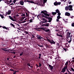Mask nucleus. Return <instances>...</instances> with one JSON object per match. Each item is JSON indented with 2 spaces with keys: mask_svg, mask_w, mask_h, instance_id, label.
Listing matches in <instances>:
<instances>
[{
  "mask_svg": "<svg viewBox=\"0 0 74 74\" xmlns=\"http://www.w3.org/2000/svg\"><path fill=\"white\" fill-rule=\"evenodd\" d=\"M65 16H70V13L69 12H66L65 13Z\"/></svg>",
  "mask_w": 74,
  "mask_h": 74,
  "instance_id": "1a4fd4ad",
  "label": "nucleus"
},
{
  "mask_svg": "<svg viewBox=\"0 0 74 74\" xmlns=\"http://www.w3.org/2000/svg\"><path fill=\"white\" fill-rule=\"evenodd\" d=\"M23 53V52H22L21 53H20L19 55L20 56H22V55Z\"/></svg>",
  "mask_w": 74,
  "mask_h": 74,
  "instance_id": "58836bf2",
  "label": "nucleus"
},
{
  "mask_svg": "<svg viewBox=\"0 0 74 74\" xmlns=\"http://www.w3.org/2000/svg\"><path fill=\"white\" fill-rule=\"evenodd\" d=\"M45 32H49V29H46V30H45Z\"/></svg>",
  "mask_w": 74,
  "mask_h": 74,
  "instance_id": "c85d7f7f",
  "label": "nucleus"
},
{
  "mask_svg": "<svg viewBox=\"0 0 74 74\" xmlns=\"http://www.w3.org/2000/svg\"><path fill=\"white\" fill-rule=\"evenodd\" d=\"M3 29H9V28H7L6 27L4 26L3 27Z\"/></svg>",
  "mask_w": 74,
  "mask_h": 74,
  "instance_id": "7c9ffc66",
  "label": "nucleus"
},
{
  "mask_svg": "<svg viewBox=\"0 0 74 74\" xmlns=\"http://www.w3.org/2000/svg\"><path fill=\"white\" fill-rule=\"evenodd\" d=\"M36 65L37 67H39V66H38L37 64H36Z\"/></svg>",
  "mask_w": 74,
  "mask_h": 74,
  "instance_id": "4d7b16f0",
  "label": "nucleus"
},
{
  "mask_svg": "<svg viewBox=\"0 0 74 74\" xmlns=\"http://www.w3.org/2000/svg\"><path fill=\"white\" fill-rule=\"evenodd\" d=\"M63 21H64L65 22H67V21H65V19H63Z\"/></svg>",
  "mask_w": 74,
  "mask_h": 74,
  "instance_id": "0e129e2a",
  "label": "nucleus"
},
{
  "mask_svg": "<svg viewBox=\"0 0 74 74\" xmlns=\"http://www.w3.org/2000/svg\"><path fill=\"white\" fill-rule=\"evenodd\" d=\"M72 26L74 27V23H72Z\"/></svg>",
  "mask_w": 74,
  "mask_h": 74,
  "instance_id": "79ce46f5",
  "label": "nucleus"
},
{
  "mask_svg": "<svg viewBox=\"0 0 74 74\" xmlns=\"http://www.w3.org/2000/svg\"><path fill=\"white\" fill-rule=\"evenodd\" d=\"M16 1V0H14L13 1V2L14 3H15Z\"/></svg>",
  "mask_w": 74,
  "mask_h": 74,
  "instance_id": "49530a36",
  "label": "nucleus"
},
{
  "mask_svg": "<svg viewBox=\"0 0 74 74\" xmlns=\"http://www.w3.org/2000/svg\"><path fill=\"white\" fill-rule=\"evenodd\" d=\"M49 65V68L51 70H52L53 69V66H52L51 65L49 64H48Z\"/></svg>",
  "mask_w": 74,
  "mask_h": 74,
  "instance_id": "9d476101",
  "label": "nucleus"
},
{
  "mask_svg": "<svg viewBox=\"0 0 74 74\" xmlns=\"http://www.w3.org/2000/svg\"><path fill=\"white\" fill-rule=\"evenodd\" d=\"M29 23H31V22H33V19L32 18H31V19L29 21Z\"/></svg>",
  "mask_w": 74,
  "mask_h": 74,
  "instance_id": "cd10ccee",
  "label": "nucleus"
},
{
  "mask_svg": "<svg viewBox=\"0 0 74 74\" xmlns=\"http://www.w3.org/2000/svg\"><path fill=\"white\" fill-rule=\"evenodd\" d=\"M32 38H34L35 36L33 35H32Z\"/></svg>",
  "mask_w": 74,
  "mask_h": 74,
  "instance_id": "a18cd8bd",
  "label": "nucleus"
},
{
  "mask_svg": "<svg viewBox=\"0 0 74 74\" xmlns=\"http://www.w3.org/2000/svg\"><path fill=\"white\" fill-rule=\"evenodd\" d=\"M47 41H48V42H49L51 45L52 44H55V42L53 40H51L49 39L48 38H47Z\"/></svg>",
  "mask_w": 74,
  "mask_h": 74,
  "instance_id": "f03ea898",
  "label": "nucleus"
},
{
  "mask_svg": "<svg viewBox=\"0 0 74 74\" xmlns=\"http://www.w3.org/2000/svg\"><path fill=\"white\" fill-rule=\"evenodd\" d=\"M26 18L24 19V21H23L22 23H25L27 21V20H27V18Z\"/></svg>",
  "mask_w": 74,
  "mask_h": 74,
  "instance_id": "b1692460",
  "label": "nucleus"
},
{
  "mask_svg": "<svg viewBox=\"0 0 74 74\" xmlns=\"http://www.w3.org/2000/svg\"><path fill=\"white\" fill-rule=\"evenodd\" d=\"M57 18L58 19H59L61 18V17H60V16H58L57 17Z\"/></svg>",
  "mask_w": 74,
  "mask_h": 74,
  "instance_id": "a878e982",
  "label": "nucleus"
},
{
  "mask_svg": "<svg viewBox=\"0 0 74 74\" xmlns=\"http://www.w3.org/2000/svg\"><path fill=\"white\" fill-rule=\"evenodd\" d=\"M42 20H43V21H46V22H47V20H45V18H43L42 19Z\"/></svg>",
  "mask_w": 74,
  "mask_h": 74,
  "instance_id": "72a5a7b5",
  "label": "nucleus"
},
{
  "mask_svg": "<svg viewBox=\"0 0 74 74\" xmlns=\"http://www.w3.org/2000/svg\"><path fill=\"white\" fill-rule=\"evenodd\" d=\"M0 16L1 17L2 19H3V18H4V16L2 15L1 14V15H0Z\"/></svg>",
  "mask_w": 74,
  "mask_h": 74,
  "instance_id": "c756f323",
  "label": "nucleus"
},
{
  "mask_svg": "<svg viewBox=\"0 0 74 74\" xmlns=\"http://www.w3.org/2000/svg\"><path fill=\"white\" fill-rule=\"evenodd\" d=\"M58 16H60V15H61V13L60 12H59V13H58Z\"/></svg>",
  "mask_w": 74,
  "mask_h": 74,
  "instance_id": "4c0bfd02",
  "label": "nucleus"
},
{
  "mask_svg": "<svg viewBox=\"0 0 74 74\" xmlns=\"http://www.w3.org/2000/svg\"><path fill=\"white\" fill-rule=\"evenodd\" d=\"M40 57L41 56V54H39L38 55Z\"/></svg>",
  "mask_w": 74,
  "mask_h": 74,
  "instance_id": "3c124183",
  "label": "nucleus"
},
{
  "mask_svg": "<svg viewBox=\"0 0 74 74\" xmlns=\"http://www.w3.org/2000/svg\"><path fill=\"white\" fill-rule=\"evenodd\" d=\"M73 8V6L72 5H69L68 10H69V11H73V8Z\"/></svg>",
  "mask_w": 74,
  "mask_h": 74,
  "instance_id": "0eeeda50",
  "label": "nucleus"
},
{
  "mask_svg": "<svg viewBox=\"0 0 74 74\" xmlns=\"http://www.w3.org/2000/svg\"><path fill=\"white\" fill-rule=\"evenodd\" d=\"M21 16H25V14L22 13V15H21Z\"/></svg>",
  "mask_w": 74,
  "mask_h": 74,
  "instance_id": "f704fd0d",
  "label": "nucleus"
},
{
  "mask_svg": "<svg viewBox=\"0 0 74 74\" xmlns=\"http://www.w3.org/2000/svg\"><path fill=\"white\" fill-rule=\"evenodd\" d=\"M69 6H66L65 8V10H69Z\"/></svg>",
  "mask_w": 74,
  "mask_h": 74,
  "instance_id": "412c9836",
  "label": "nucleus"
},
{
  "mask_svg": "<svg viewBox=\"0 0 74 74\" xmlns=\"http://www.w3.org/2000/svg\"><path fill=\"white\" fill-rule=\"evenodd\" d=\"M13 4H14V3H11V4H9V5H13Z\"/></svg>",
  "mask_w": 74,
  "mask_h": 74,
  "instance_id": "680f3d73",
  "label": "nucleus"
},
{
  "mask_svg": "<svg viewBox=\"0 0 74 74\" xmlns=\"http://www.w3.org/2000/svg\"><path fill=\"white\" fill-rule=\"evenodd\" d=\"M43 0V4H42V6H44V4L47 2V0Z\"/></svg>",
  "mask_w": 74,
  "mask_h": 74,
  "instance_id": "a211bd4d",
  "label": "nucleus"
},
{
  "mask_svg": "<svg viewBox=\"0 0 74 74\" xmlns=\"http://www.w3.org/2000/svg\"><path fill=\"white\" fill-rule=\"evenodd\" d=\"M70 18H73V16H70Z\"/></svg>",
  "mask_w": 74,
  "mask_h": 74,
  "instance_id": "e2e57ef3",
  "label": "nucleus"
},
{
  "mask_svg": "<svg viewBox=\"0 0 74 74\" xmlns=\"http://www.w3.org/2000/svg\"><path fill=\"white\" fill-rule=\"evenodd\" d=\"M12 2V0H10L9 1V3H8V4H10V3H11Z\"/></svg>",
  "mask_w": 74,
  "mask_h": 74,
  "instance_id": "ea45409f",
  "label": "nucleus"
},
{
  "mask_svg": "<svg viewBox=\"0 0 74 74\" xmlns=\"http://www.w3.org/2000/svg\"><path fill=\"white\" fill-rule=\"evenodd\" d=\"M71 69L72 71H73L74 72V69H73V68H71Z\"/></svg>",
  "mask_w": 74,
  "mask_h": 74,
  "instance_id": "37998d69",
  "label": "nucleus"
},
{
  "mask_svg": "<svg viewBox=\"0 0 74 74\" xmlns=\"http://www.w3.org/2000/svg\"><path fill=\"white\" fill-rule=\"evenodd\" d=\"M52 15H56V14H57V13H56V12H52Z\"/></svg>",
  "mask_w": 74,
  "mask_h": 74,
  "instance_id": "5701e85b",
  "label": "nucleus"
},
{
  "mask_svg": "<svg viewBox=\"0 0 74 74\" xmlns=\"http://www.w3.org/2000/svg\"><path fill=\"white\" fill-rule=\"evenodd\" d=\"M71 2H69V4H71Z\"/></svg>",
  "mask_w": 74,
  "mask_h": 74,
  "instance_id": "774afa93",
  "label": "nucleus"
},
{
  "mask_svg": "<svg viewBox=\"0 0 74 74\" xmlns=\"http://www.w3.org/2000/svg\"><path fill=\"white\" fill-rule=\"evenodd\" d=\"M56 13H59V12H60V11L58 10L57 9L56 11Z\"/></svg>",
  "mask_w": 74,
  "mask_h": 74,
  "instance_id": "393cba45",
  "label": "nucleus"
},
{
  "mask_svg": "<svg viewBox=\"0 0 74 74\" xmlns=\"http://www.w3.org/2000/svg\"><path fill=\"white\" fill-rule=\"evenodd\" d=\"M6 2H7V3H9V1H8V0H6Z\"/></svg>",
  "mask_w": 74,
  "mask_h": 74,
  "instance_id": "6e6d98bb",
  "label": "nucleus"
},
{
  "mask_svg": "<svg viewBox=\"0 0 74 74\" xmlns=\"http://www.w3.org/2000/svg\"><path fill=\"white\" fill-rule=\"evenodd\" d=\"M56 21H57V22H59V20L57 18L56 19Z\"/></svg>",
  "mask_w": 74,
  "mask_h": 74,
  "instance_id": "8fccbe9b",
  "label": "nucleus"
},
{
  "mask_svg": "<svg viewBox=\"0 0 74 74\" xmlns=\"http://www.w3.org/2000/svg\"><path fill=\"white\" fill-rule=\"evenodd\" d=\"M5 14L6 15H8V13L7 12H6Z\"/></svg>",
  "mask_w": 74,
  "mask_h": 74,
  "instance_id": "052dcab7",
  "label": "nucleus"
},
{
  "mask_svg": "<svg viewBox=\"0 0 74 74\" xmlns=\"http://www.w3.org/2000/svg\"><path fill=\"white\" fill-rule=\"evenodd\" d=\"M33 16H34V17H35V16H36V15H35V14H33Z\"/></svg>",
  "mask_w": 74,
  "mask_h": 74,
  "instance_id": "864d4df0",
  "label": "nucleus"
},
{
  "mask_svg": "<svg viewBox=\"0 0 74 74\" xmlns=\"http://www.w3.org/2000/svg\"><path fill=\"white\" fill-rule=\"evenodd\" d=\"M43 28V29H42L43 30H44V31H45V29L44 28L42 27Z\"/></svg>",
  "mask_w": 74,
  "mask_h": 74,
  "instance_id": "603ef678",
  "label": "nucleus"
},
{
  "mask_svg": "<svg viewBox=\"0 0 74 74\" xmlns=\"http://www.w3.org/2000/svg\"><path fill=\"white\" fill-rule=\"evenodd\" d=\"M56 35L57 36H59V37H63V36H62V35H59L58 33H57L56 34Z\"/></svg>",
  "mask_w": 74,
  "mask_h": 74,
  "instance_id": "aec40b11",
  "label": "nucleus"
},
{
  "mask_svg": "<svg viewBox=\"0 0 74 74\" xmlns=\"http://www.w3.org/2000/svg\"><path fill=\"white\" fill-rule=\"evenodd\" d=\"M68 62H66V63L65 64V66L64 67H67L68 66Z\"/></svg>",
  "mask_w": 74,
  "mask_h": 74,
  "instance_id": "dca6fc26",
  "label": "nucleus"
},
{
  "mask_svg": "<svg viewBox=\"0 0 74 74\" xmlns=\"http://www.w3.org/2000/svg\"><path fill=\"white\" fill-rule=\"evenodd\" d=\"M7 12L8 15H10L11 14V11H10V10H9Z\"/></svg>",
  "mask_w": 74,
  "mask_h": 74,
  "instance_id": "6ab92c4d",
  "label": "nucleus"
},
{
  "mask_svg": "<svg viewBox=\"0 0 74 74\" xmlns=\"http://www.w3.org/2000/svg\"><path fill=\"white\" fill-rule=\"evenodd\" d=\"M16 71H14V72L13 73V74H16Z\"/></svg>",
  "mask_w": 74,
  "mask_h": 74,
  "instance_id": "09e8293b",
  "label": "nucleus"
},
{
  "mask_svg": "<svg viewBox=\"0 0 74 74\" xmlns=\"http://www.w3.org/2000/svg\"><path fill=\"white\" fill-rule=\"evenodd\" d=\"M20 4H21V5H23L24 4V2H23V1H20Z\"/></svg>",
  "mask_w": 74,
  "mask_h": 74,
  "instance_id": "2eb2a0df",
  "label": "nucleus"
},
{
  "mask_svg": "<svg viewBox=\"0 0 74 74\" xmlns=\"http://www.w3.org/2000/svg\"><path fill=\"white\" fill-rule=\"evenodd\" d=\"M6 48H2L1 49L4 51H10V49L6 50Z\"/></svg>",
  "mask_w": 74,
  "mask_h": 74,
  "instance_id": "4468645a",
  "label": "nucleus"
},
{
  "mask_svg": "<svg viewBox=\"0 0 74 74\" xmlns=\"http://www.w3.org/2000/svg\"><path fill=\"white\" fill-rule=\"evenodd\" d=\"M12 53H14V54H15L16 53H15V52H11Z\"/></svg>",
  "mask_w": 74,
  "mask_h": 74,
  "instance_id": "de8ad7c7",
  "label": "nucleus"
},
{
  "mask_svg": "<svg viewBox=\"0 0 74 74\" xmlns=\"http://www.w3.org/2000/svg\"><path fill=\"white\" fill-rule=\"evenodd\" d=\"M49 23H47L43 24V25L45 26H47L48 27V26H49Z\"/></svg>",
  "mask_w": 74,
  "mask_h": 74,
  "instance_id": "f3484780",
  "label": "nucleus"
},
{
  "mask_svg": "<svg viewBox=\"0 0 74 74\" xmlns=\"http://www.w3.org/2000/svg\"><path fill=\"white\" fill-rule=\"evenodd\" d=\"M46 18H47V19L49 20V21H47V22H51L52 20V18L51 17H46Z\"/></svg>",
  "mask_w": 74,
  "mask_h": 74,
  "instance_id": "39448f33",
  "label": "nucleus"
},
{
  "mask_svg": "<svg viewBox=\"0 0 74 74\" xmlns=\"http://www.w3.org/2000/svg\"><path fill=\"white\" fill-rule=\"evenodd\" d=\"M26 15L27 16H28V14H27V13H26Z\"/></svg>",
  "mask_w": 74,
  "mask_h": 74,
  "instance_id": "13d9d810",
  "label": "nucleus"
},
{
  "mask_svg": "<svg viewBox=\"0 0 74 74\" xmlns=\"http://www.w3.org/2000/svg\"><path fill=\"white\" fill-rule=\"evenodd\" d=\"M36 30H37V31H39V29H43V28L42 27H39V28H34Z\"/></svg>",
  "mask_w": 74,
  "mask_h": 74,
  "instance_id": "ddd939ff",
  "label": "nucleus"
},
{
  "mask_svg": "<svg viewBox=\"0 0 74 74\" xmlns=\"http://www.w3.org/2000/svg\"><path fill=\"white\" fill-rule=\"evenodd\" d=\"M25 33L26 34H29V33H28V32H25Z\"/></svg>",
  "mask_w": 74,
  "mask_h": 74,
  "instance_id": "bf43d9fd",
  "label": "nucleus"
},
{
  "mask_svg": "<svg viewBox=\"0 0 74 74\" xmlns=\"http://www.w3.org/2000/svg\"><path fill=\"white\" fill-rule=\"evenodd\" d=\"M10 25H11V26H12L13 27H14V28H15V25H13L12 23H11L10 24Z\"/></svg>",
  "mask_w": 74,
  "mask_h": 74,
  "instance_id": "4be33fe9",
  "label": "nucleus"
},
{
  "mask_svg": "<svg viewBox=\"0 0 74 74\" xmlns=\"http://www.w3.org/2000/svg\"><path fill=\"white\" fill-rule=\"evenodd\" d=\"M9 18H10V19L12 21H15V20L14 19H13V18L11 17V16H9Z\"/></svg>",
  "mask_w": 74,
  "mask_h": 74,
  "instance_id": "9b49d317",
  "label": "nucleus"
},
{
  "mask_svg": "<svg viewBox=\"0 0 74 74\" xmlns=\"http://www.w3.org/2000/svg\"><path fill=\"white\" fill-rule=\"evenodd\" d=\"M37 4H38V5H40V3H37Z\"/></svg>",
  "mask_w": 74,
  "mask_h": 74,
  "instance_id": "338daca9",
  "label": "nucleus"
},
{
  "mask_svg": "<svg viewBox=\"0 0 74 74\" xmlns=\"http://www.w3.org/2000/svg\"><path fill=\"white\" fill-rule=\"evenodd\" d=\"M61 4V2H57V1H56V2L54 3V5H60Z\"/></svg>",
  "mask_w": 74,
  "mask_h": 74,
  "instance_id": "423d86ee",
  "label": "nucleus"
},
{
  "mask_svg": "<svg viewBox=\"0 0 74 74\" xmlns=\"http://www.w3.org/2000/svg\"><path fill=\"white\" fill-rule=\"evenodd\" d=\"M63 49H64V51H65V52H66V51H67V50L65 48H64Z\"/></svg>",
  "mask_w": 74,
  "mask_h": 74,
  "instance_id": "a19ab883",
  "label": "nucleus"
},
{
  "mask_svg": "<svg viewBox=\"0 0 74 74\" xmlns=\"http://www.w3.org/2000/svg\"><path fill=\"white\" fill-rule=\"evenodd\" d=\"M36 37L38 39V40H41V36L37 35Z\"/></svg>",
  "mask_w": 74,
  "mask_h": 74,
  "instance_id": "f8f14e48",
  "label": "nucleus"
},
{
  "mask_svg": "<svg viewBox=\"0 0 74 74\" xmlns=\"http://www.w3.org/2000/svg\"><path fill=\"white\" fill-rule=\"evenodd\" d=\"M38 45L39 47H42V45Z\"/></svg>",
  "mask_w": 74,
  "mask_h": 74,
  "instance_id": "c03bdc74",
  "label": "nucleus"
},
{
  "mask_svg": "<svg viewBox=\"0 0 74 74\" xmlns=\"http://www.w3.org/2000/svg\"><path fill=\"white\" fill-rule=\"evenodd\" d=\"M39 67H41V66H42V64H41V63H39Z\"/></svg>",
  "mask_w": 74,
  "mask_h": 74,
  "instance_id": "c9c22d12",
  "label": "nucleus"
},
{
  "mask_svg": "<svg viewBox=\"0 0 74 74\" xmlns=\"http://www.w3.org/2000/svg\"><path fill=\"white\" fill-rule=\"evenodd\" d=\"M13 16L14 18H15H15H16V17L15 16V15H14V16L13 15Z\"/></svg>",
  "mask_w": 74,
  "mask_h": 74,
  "instance_id": "5fc2aeb1",
  "label": "nucleus"
},
{
  "mask_svg": "<svg viewBox=\"0 0 74 74\" xmlns=\"http://www.w3.org/2000/svg\"><path fill=\"white\" fill-rule=\"evenodd\" d=\"M70 34H71V32H68L66 37V38L68 39H69V38H70V40L69 41H68V42H69V43H70V42H71V37H72V35H71L70 36Z\"/></svg>",
  "mask_w": 74,
  "mask_h": 74,
  "instance_id": "f257e3e1",
  "label": "nucleus"
},
{
  "mask_svg": "<svg viewBox=\"0 0 74 74\" xmlns=\"http://www.w3.org/2000/svg\"><path fill=\"white\" fill-rule=\"evenodd\" d=\"M27 66H29V67H30V64L29 63H28L27 64Z\"/></svg>",
  "mask_w": 74,
  "mask_h": 74,
  "instance_id": "2f4dec72",
  "label": "nucleus"
},
{
  "mask_svg": "<svg viewBox=\"0 0 74 74\" xmlns=\"http://www.w3.org/2000/svg\"><path fill=\"white\" fill-rule=\"evenodd\" d=\"M16 16H19V15L18 14H17L16 15Z\"/></svg>",
  "mask_w": 74,
  "mask_h": 74,
  "instance_id": "69168bd1",
  "label": "nucleus"
},
{
  "mask_svg": "<svg viewBox=\"0 0 74 74\" xmlns=\"http://www.w3.org/2000/svg\"><path fill=\"white\" fill-rule=\"evenodd\" d=\"M24 1L25 2H28L29 3H34V2L32 1L25 0Z\"/></svg>",
  "mask_w": 74,
  "mask_h": 74,
  "instance_id": "6e6552de",
  "label": "nucleus"
},
{
  "mask_svg": "<svg viewBox=\"0 0 74 74\" xmlns=\"http://www.w3.org/2000/svg\"><path fill=\"white\" fill-rule=\"evenodd\" d=\"M10 71H13V72H14V69H10Z\"/></svg>",
  "mask_w": 74,
  "mask_h": 74,
  "instance_id": "473e14b6",
  "label": "nucleus"
},
{
  "mask_svg": "<svg viewBox=\"0 0 74 74\" xmlns=\"http://www.w3.org/2000/svg\"><path fill=\"white\" fill-rule=\"evenodd\" d=\"M41 23H42V24L43 23H47V21H42L41 22Z\"/></svg>",
  "mask_w": 74,
  "mask_h": 74,
  "instance_id": "e433bc0d",
  "label": "nucleus"
},
{
  "mask_svg": "<svg viewBox=\"0 0 74 74\" xmlns=\"http://www.w3.org/2000/svg\"><path fill=\"white\" fill-rule=\"evenodd\" d=\"M42 17H45V18H46V17H48L47 16H45L44 14H42Z\"/></svg>",
  "mask_w": 74,
  "mask_h": 74,
  "instance_id": "bb28decb",
  "label": "nucleus"
},
{
  "mask_svg": "<svg viewBox=\"0 0 74 74\" xmlns=\"http://www.w3.org/2000/svg\"><path fill=\"white\" fill-rule=\"evenodd\" d=\"M41 13L43 14L45 16H49V14H48V12L46 10H43L41 11Z\"/></svg>",
  "mask_w": 74,
  "mask_h": 74,
  "instance_id": "7ed1b4c3",
  "label": "nucleus"
},
{
  "mask_svg": "<svg viewBox=\"0 0 74 74\" xmlns=\"http://www.w3.org/2000/svg\"><path fill=\"white\" fill-rule=\"evenodd\" d=\"M66 71H69V70H68V68L67 67H64L63 68V69H62V70L61 71V73H64V72H66Z\"/></svg>",
  "mask_w": 74,
  "mask_h": 74,
  "instance_id": "20e7f679",
  "label": "nucleus"
}]
</instances>
